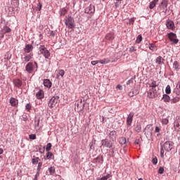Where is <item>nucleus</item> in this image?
<instances>
[{
    "label": "nucleus",
    "mask_w": 180,
    "mask_h": 180,
    "mask_svg": "<svg viewBox=\"0 0 180 180\" xmlns=\"http://www.w3.org/2000/svg\"><path fill=\"white\" fill-rule=\"evenodd\" d=\"M65 24L68 29H74V27H75V20L70 15L65 18Z\"/></svg>",
    "instance_id": "1"
},
{
    "label": "nucleus",
    "mask_w": 180,
    "mask_h": 180,
    "mask_svg": "<svg viewBox=\"0 0 180 180\" xmlns=\"http://www.w3.org/2000/svg\"><path fill=\"white\" fill-rule=\"evenodd\" d=\"M37 62H34V63L32 62H29L25 66V71H27L28 74H32L34 68H37Z\"/></svg>",
    "instance_id": "2"
},
{
    "label": "nucleus",
    "mask_w": 180,
    "mask_h": 180,
    "mask_svg": "<svg viewBox=\"0 0 180 180\" xmlns=\"http://www.w3.org/2000/svg\"><path fill=\"white\" fill-rule=\"evenodd\" d=\"M58 99H60V97L58 96H53L48 103L49 108H56V106L58 105Z\"/></svg>",
    "instance_id": "3"
},
{
    "label": "nucleus",
    "mask_w": 180,
    "mask_h": 180,
    "mask_svg": "<svg viewBox=\"0 0 180 180\" xmlns=\"http://www.w3.org/2000/svg\"><path fill=\"white\" fill-rule=\"evenodd\" d=\"M167 37L169 40L172 41V44H178V41H179V39H178L176 34L174 32H170L167 34Z\"/></svg>",
    "instance_id": "4"
},
{
    "label": "nucleus",
    "mask_w": 180,
    "mask_h": 180,
    "mask_svg": "<svg viewBox=\"0 0 180 180\" xmlns=\"http://www.w3.org/2000/svg\"><path fill=\"white\" fill-rule=\"evenodd\" d=\"M41 54H43L44 57L45 58H50V51L47 50V48L46 46L41 45L39 49Z\"/></svg>",
    "instance_id": "5"
},
{
    "label": "nucleus",
    "mask_w": 180,
    "mask_h": 180,
    "mask_svg": "<svg viewBox=\"0 0 180 180\" xmlns=\"http://www.w3.org/2000/svg\"><path fill=\"white\" fill-rule=\"evenodd\" d=\"M148 98L153 99L158 96V93H157V90H155V89H150L148 93Z\"/></svg>",
    "instance_id": "6"
},
{
    "label": "nucleus",
    "mask_w": 180,
    "mask_h": 180,
    "mask_svg": "<svg viewBox=\"0 0 180 180\" xmlns=\"http://www.w3.org/2000/svg\"><path fill=\"white\" fill-rule=\"evenodd\" d=\"M172 146H173L172 141H168L164 143L163 147L166 151L169 152L171 151V150H172Z\"/></svg>",
    "instance_id": "7"
},
{
    "label": "nucleus",
    "mask_w": 180,
    "mask_h": 180,
    "mask_svg": "<svg viewBox=\"0 0 180 180\" xmlns=\"http://www.w3.org/2000/svg\"><path fill=\"white\" fill-rule=\"evenodd\" d=\"M9 103L13 108H18V106H19V101L13 97L10 98Z\"/></svg>",
    "instance_id": "8"
},
{
    "label": "nucleus",
    "mask_w": 180,
    "mask_h": 180,
    "mask_svg": "<svg viewBox=\"0 0 180 180\" xmlns=\"http://www.w3.org/2000/svg\"><path fill=\"white\" fill-rule=\"evenodd\" d=\"M166 26L169 30H175V24L174 23V21L171 20H167L166 21Z\"/></svg>",
    "instance_id": "9"
},
{
    "label": "nucleus",
    "mask_w": 180,
    "mask_h": 180,
    "mask_svg": "<svg viewBox=\"0 0 180 180\" xmlns=\"http://www.w3.org/2000/svg\"><path fill=\"white\" fill-rule=\"evenodd\" d=\"M11 32L12 30L9 27H8V25H5L1 30V34H2V37H4L6 33H11Z\"/></svg>",
    "instance_id": "10"
},
{
    "label": "nucleus",
    "mask_w": 180,
    "mask_h": 180,
    "mask_svg": "<svg viewBox=\"0 0 180 180\" xmlns=\"http://www.w3.org/2000/svg\"><path fill=\"white\" fill-rule=\"evenodd\" d=\"M133 117H134V112H130L127 117V126H131V123H133Z\"/></svg>",
    "instance_id": "11"
},
{
    "label": "nucleus",
    "mask_w": 180,
    "mask_h": 180,
    "mask_svg": "<svg viewBox=\"0 0 180 180\" xmlns=\"http://www.w3.org/2000/svg\"><path fill=\"white\" fill-rule=\"evenodd\" d=\"M101 146L107 147V148H112V142L108 139H104L101 141Z\"/></svg>",
    "instance_id": "12"
},
{
    "label": "nucleus",
    "mask_w": 180,
    "mask_h": 180,
    "mask_svg": "<svg viewBox=\"0 0 180 180\" xmlns=\"http://www.w3.org/2000/svg\"><path fill=\"white\" fill-rule=\"evenodd\" d=\"M174 130L180 131V117H177L174 124Z\"/></svg>",
    "instance_id": "13"
},
{
    "label": "nucleus",
    "mask_w": 180,
    "mask_h": 180,
    "mask_svg": "<svg viewBox=\"0 0 180 180\" xmlns=\"http://www.w3.org/2000/svg\"><path fill=\"white\" fill-rule=\"evenodd\" d=\"M25 53H29L33 51V45L32 44H26L25 47L24 48Z\"/></svg>",
    "instance_id": "14"
},
{
    "label": "nucleus",
    "mask_w": 180,
    "mask_h": 180,
    "mask_svg": "<svg viewBox=\"0 0 180 180\" xmlns=\"http://www.w3.org/2000/svg\"><path fill=\"white\" fill-rule=\"evenodd\" d=\"M13 84L14 86H16V88H18L19 89H20V88L22 87V80L19 79H15L13 80Z\"/></svg>",
    "instance_id": "15"
},
{
    "label": "nucleus",
    "mask_w": 180,
    "mask_h": 180,
    "mask_svg": "<svg viewBox=\"0 0 180 180\" xmlns=\"http://www.w3.org/2000/svg\"><path fill=\"white\" fill-rule=\"evenodd\" d=\"M36 98L37 99H43L44 98V91L43 90H39L37 94H36Z\"/></svg>",
    "instance_id": "16"
},
{
    "label": "nucleus",
    "mask_w": 180,
    "mask_h": 180,
    "mask_svg": "<svg viewBox=\"0 0 180 180\" xmlns=\"http://www.w3.org/2000/svg\"><path fill=\"white\" fill-rule=\"evenodd\" d=\"M31 58H33V53L27 54L23 58V61L25 63H29V61H30Z\"/></svg>",
    "instance_id": "17"
},
{
    "label": "nucleus",
    "mask_w": 180,
    "mask_h": 180,
    "mask_svg": "<svg viewBox=\"0 0 180 180\" xmlns=\"http://www.w3.org/2000/svg\"><path fill=\"white\" fill-rule=\"evenodd\" d=\"M158 86V84L157 83V81L155 80H151L149 83V86L151 88V89H155L157 86Z\"/></svg>",
    "instance_id": "18"
},
{
    "label": "nucleus",
    "mask_w": 180,
    "mask_h": 180,
    "mask_svg": "<svg viewBox=\"0 0 180 180\" xmlns=\"http://www.w3.org/2000/svg\"><path fill=\"white\" fill-rule=\"evenodd\" d=\"M44 85L46 88H51V85H53V84L51 83V81H50V79H44Z\"/></svg>",
    "instance_id": "19"
},
{
    "label": "nucleus",
    "mask_w": 180,
    "mask_h": 180,
    "mask_svg": "<svg viewBox=\"0 0 180 180\" xmlns=\"http://www.w3.org/2000/svg\"><path fill=\"white\" fill-rule=\"evenodd\" d=\"M68 13V10L65 8H63L59 11L60 16H65L67 13Z\"/></svg>",
    "instance_id": "20"
},
{
    "label": "nucleus",
    "mask_w": 180,
    "mask_h": 180,
    "mask_svg": "<svg viewBox=\"0 0 180 180\" xmlns=\"http://www.w3.org/2000/svg\"><path fill=\"white\" fill-rule=\"evenodd\" d=\"M109 137L110 140L115 141L116 140V132L115 131H111L109 134Z\"/></svg>",
    "instance_id": "21"
},
{
    "label": "nucleus",
    "mask_w": 180,
    "mask_h": 180,
    "mask_svg": "<svg viewBox=\"0 0 180 180\" xmlns=\"http://www.w3.org/2000/svg\"><path fill=\"white\" fill-rule=\"evenodd\" d=\"M158 2V0H153L150 3L149 8L150 9H154L155 8V5H157V3Z\"/></svg>",
    "instance_id": "22"
},
{
    "label": "nucleus",
    "mask_w": 180,
    "mask_h": 180,
    "mask_svg": "<svg viewBox=\"0 0 180 180\" xmlns=\"http://www.w3.org/2000/svg\"><path fill=\"white\" fill-rule=\"evenodd\" d=\"M119 143H120V144H121L122 146H124V145L127 144V140L126 138H124V137H121V138H120V139H119Z\"/></svg>",
    "instance_id": "23"
},
{
    "label": "nucleus",
    "mask_w": 180,
    "mask_h": 180,
    "mask_svg": "<svg viewBox=\"0 0 180 180\" xmlns=\"http://www.w3.org/2000/svg\"><path fill=\"white\" fill-rule=\"evenodd\" d=\"M109 63H110V59H109V58H106L100 60V64L105 65V64H109Z\"/></svg>",
    "instance_id": "24"
},
{
    "label": "nucleus",
    "mask_w": 180,
    "mask_h": 180,
    "mask_svg": "<svg viewBox=\"0 0 180 180\" xmlns=\"http://www.w3.org/2000/svg\"><path fill=\"white\" fill-rule=\"evenodd\" d=\"M39 161H40V158L39 157L32 159V163L33 165H37V164H39Z\"/></svg>",
    "instance_id": "25"
},
{
    "label": "nucleus",
    "mask_w": 180,
    "mask_h": 180,
    "mask_svg": "<svg viewBox=\"0 0 180 180\" xmlns=\"http://www.w3.org/2000/svg\"><path fill=\"white\" fill-rule=\"evenodd\" d=\"M41 167H43V162H38V166L37 169V174H40V172H41Z\"/></svg>",
    "instance_id": "26"
},
{
    "label": "nucleus",
    "mask_w": 180,
    "mask_h": 180,
    "mask_svg": "<svg viewBox=\"0 0 180 180\" xmlns=\"http://www.w3.org/2000/svg\"><path fill=\"white\" fill-rule=\"evenodd\" d=\"M162 99H163L164 102L167 103V102H169V101H171V97H169V96H168L167 94H164Z\"/></svg>",
    "instance_id": "27"
},
{
    "label": "nucleus",
    "mask_w": 180,
    "mask_h": 180,
    "mask_svg": "<svg viewBox=\"0 0 180 180\" xmlns=\"http://www.w3.org/2000/svg\"><path fill=\"white\" fill-rule=\"evenodd\" d=\"M53 153L49 151L46 153V156L44 157V160H50L53 157Z\"/></svg>",
    "instance_id": "28"
},
{
    "label": "nucleus",
    "mask_w": 180,
    "mask_h": 180,
    "mask_svg": "<svg viewBox=\"0 0 180 180\" xmlns=\"http://www.w3.org/2000/svg\"><path fill=\"white\" fill-rule=\"evenodd\" d=\"M141 41H143V36H141V34H139L136 37V44H140V43H141Z\"/></svg>",
    "instance_id": "29"
},
{
    "label": "nucleus",
    "mask_w": 180,
    "mask_h": 180,
    "mask_svg": "<svg viewBox=\"0 0 180 180\" xmlns=\"http://www.w3.org/2000/svg\"><path fill=\"white\" fill-rule=\"evenodd\" d=\"M162 61H164V58H162L161 56H158L156 58V63L157 64H159V65H162Z\"/></svg>",
    "instance_id": "30"
},
{
    "label": "nucleus",
    "mask_w": 180,
    "mask_h": 180,
    "mask_svg": "<svg viewBox=\"0 0 180 180\" xmlns=\"http://www.w3.org/2000/svg\"><path fill=\"white\" fill-rule=\"evenodd\" d=\"M173 68L176 70V71H178V70H179V63H178V61L174 62Z\"/></svg>",
    "instance_id": "31"
},
{
    "label": "nucleus",
    "mask_w": 180,
    "mask_h": 180,
    "mask_svg": "<svg viewBox=\"0 0 180 180\" xmlns=\"http://www.w3.org/2000/svg\"><path fill=\"white\" fill-rule=\"evenodd\" d=\"M149 50H151V51H155L157 46H155L154 44H149Z\"/></svg>",
    "instance_id": "32"
},
{
    "label": "nucleus",
    "mask_w": 180,
    "mask_h": 180,
    "mask_svg": "<svg viewBox=\"0 0 180 180\" xmlns=\"http://www.w3.org/2000/svg\"><path fill=\"white\" fill-rule=\"evenodd\" d=\"M179 101H180V97L176 96L171 100V102L172 103H176V102H179Z\"/></svg>",
    "instance_id": "33"
},
{
    "label": "nucleus",
    "mask_w": 180,
    "mask_h": 180,
    "mask_svg": "<svg viewBox=\"0 0 180 180\" xmlns=\"http://www.w3.org/2000/svg\"><path fill=\"white\" fill-rule=\"evenodd\" d=\"M65 74V72L64 71V70H60L59 71H58V75H57V78H58V77H60H60H64V75Z\"/></svg>",
    "instance_id": "34"
},
{
    "label": "nucleus",
    "mask_w": 180,
    "mask_h": 180,
    "mask_svg": "<svg viewBox=\"0 0 180 180\" xmlns=\"http://www.w3.org/2000/svg\"><path fill=\"white\" fill-rule=\"evenodd\" d=\"M107 40H113V34L108 33L105 36Z\"/></svg>",
    "instance_id": "35"
},
{
    "label": "nucleus",
    "mask_w": 180,
    "mask_h": 180,
    "mask_svg": "<svg viewBox=\"0 0 180 180\" xmlns=\"http://www.w3.org/2000/svg\"><path fill=\"white\" fill-rule=\"evenodd\" d=\"M49 172L50 175H53V174H54L56 172V169L54 168V167H49Z\"/></svg>",
    "instance_id": "36"
},
{
    "label": "nucleus",
    "mask_w": 180,
    "mask_h": 180,
    "mask_svg": "<svg viewBox=\"0 0 180 180\" xmlns=\"http://www.w3.org/2000/svg\"><path fill=\"white\" fill-rule=\"evenodd\" d=\"M85 13H88L89 15L92 13V6H90L87 7L85 10Z\"/></svg>",
    "instance_id": "37"
},
{
    "label": "nucleus",
    "mask_w": 180,
    "mask_h": 180,
    "mask_svg": "<svg viewBox=\"0 0 180 180\" xmlns=\"http://www.w3.org/2000/svg\"><path fill=\"white\" fill-rule=\"evenodd\" d=\"M137 94H139V91H136V92H134V91H130L128 95L130 98H133V96H134V95H137Z\"/></svg>",
    "instance_id": "38"
},
{
    "label": "nucleus",
    "mask_w": 180,
    "mask_h": 180,
    "mask_svg": "<svg viewBox=\"0 0 180 180\" xmlns=\"http://www.w3.org/2000/svg\"><path fill=\"white\" fill-rule=\"evenodd\" d=\"M25 109L26 110H27V112H30V110H32V104L31 103L26 104Z\"/></svg>",
    "instance_id": "39"
},
{
    "label": "nucleus",
    "mask_w": 180,
    "mask_h": 180,
    "mask_svg": "<svg viewBox=\"0 0 180 180\" xmlns=\"http://www.w3.org/2000/svg\"><path fill=\"white\" fill-rule=\"evenodd\" d=\"M165 92H166V94H171V86L167 85V86H166Z\"/></svg>",
    "instance_id": "40"
},
{
    "label": "nucleus",
    "mask_w": 180,
    "mask_h": 180,
    "mask_svg": "<svg viewBox=\"0 0 180 180\" xmlns=\"http://www.w3.org/2000/svg\"><path fill=\"white\" fill-rule=\"evenodd\" d=\"M135 131L137 133H140V131H141V125L140 124L136 125V127H135Z\"/></svg>",
    "instance_id": "41"
},
{
    "label": "nucleus",
    "mask_w": 180,
    "mask_h": 180,
    "mask_svg": "<svg viewBox=\"0 0 180 180\" xmlns=\"http://www.w3.org/2000/svg\"><path fill=\"white\" fill-rule=\"evenodd\" d=\"M161 5H162V6H165V8H167L168 6V1L167 0H163L161 3Z\"/></svg>",
    "instance_id": "42"
},
{
    "label": "nucleus",
    "mask_w": 180,
    "mask_h": 180,
    "mask_svg": "<svg viewBox=\"0 0 180 180\" xmlns=\"http://www.w3.org/2000/svg\"><path fill=\"white\" fill-rule=\"evenodd\" d=\"M112 175L110 174H107L106 176H103L100 180H108L109 178H110Z\"/></svg>",
    "instance_id": "43"
},
{
    "label": "nucleus",
    "mask_w": 180,
    "mask_h": 180,
    "mask_svg": "<svg viewBox=\"0 0 180 180\" xmlns=\"http://www.w3.org/2000/svg\"><path fill=\"white\" fill-rule=\"evenodd\" d=\"M177 88V91H176V95L179 96L180 95V82H178V84L176 86Z\"/></svg>",
    "instance_id": "44"
},
{
    "label": "nucleus",
    "mask_w": 180,
    "mask_h": 180,
    "mask_svg": "<svg viewBox=\"0 0 180 180\" xmlns=\"http://www.w3.org/2000/svg\"><path fill=\"white\" fill-rule=\"evenodd\" d=\"M51 147H52V146H51V143H47L46 148V151H47V152L50 151V150H51Z\"/></svg>",
    "instance_id": "45"
},
{
    "label": "nucleus",
    "mask_w": 180,
    "mask_h": 180,
    "mask_svg": "<svg viewBox=\"0 0 180 180\" xmlns=\"http://www.w3.org/2000/svg\"><path fill=\"white\" fill-rule=\"evenodd\" d=\"M158 162V159H157V157L153 158L152 160V163L153 164V165H157Z\"/></svg>",
    "instance_id": "46"
},
{
    "label": "nucleus",
    "mask_w": 180,
    "mask_h": 180,
    "mask_svg": "<svg viewBox=\"0 0 180 180\" xmlns=\"http://www.w3.org/2000/svg\"><path fill=\"white\" fill-rule=\"evenodd\" d=\"M169 122V121L167 118H164V119L162 120V124H168Z\"/></svg>",
    "instance_id": "47"
},
{
    "label": "nucleus",
    "mask_w": 180,
    "mask_h": 180,
    "mask_svg": "<svg viewBox=\"0 0 180 180\" xmlns=\"http://www.w3.org/2000/svg\"><path fill=\"white\" fill-rule=\"evenodd\" d=\"M29 139L30 140H36V134H30V135H29Z\"/></svg>",
    "instance_id": "48"
},
{
    "label": "nucleus",
    "mask_w": 180,
    "mask_h": 180,
    "mask_svg": "<svg viewBox=\"0 0 180 180\" xmlns=\"http://www.w3.org/2000/svg\"><path fill=\"white\" fill-rule=\"evenodd\" d=\"M158 174H164V167H160L158 169Z\"/></svg>",
    "instance_id": "49"
},
{
    "label": "nucleus",
    "mask_w": 180,
    "mask_h": 180,
    "mask_svg": "<svg viewBox=\"0 0 180 180\" xmlns=\"http://www.w3.org/2000/svg\"><path fill=\"white\" fill-rule=\"evenodd\" d=\"M129 51L131 53H133L134 51H137V49H136V48H134V46H131L130 49H129Z\"/></svg>",
    "instance_id": "50"
},
{
    "label": "nucleus",
    "mask_w": 180,
    "mask_h": 180,
    "mask_svg": "<svg viewBox=\"0 0 180 180\" xmlns=\"http://www.w3.org/2000/svg\"><path fill=\"white\" fill-rule=\"evenodd\" d=\"M100 60H93L91 61V65H95L96 64H99Z\"/></svg>",
    "instance_id": "51"
},
{
    "label": "nucleus",
    "mask_w": 180,
    "mask_h": 180,
    "mask_svg": "<svg viewBox=\"0 0 180 180\" xmlns=\"http://www.w3.org/2000/svg\"><path fill=\"white\" fill-rule=\"evenodd\" d=\"M160 131H161V129H160V127H155V133H160Z\"/></svg>",
    "instance_id": "52"
},
{
    "label": "nucleus",
    "mask_w": 180,
    "mask_h": 180,
    "mask_svg": "<svg viewBox=\"0 0 180 180\" xmlns=\"http://www.w3.org/2000/svg\"><path fill=\"white\" fill-rule=\"evenodd\" d=\"M160 157L161 158H164V149H161L160 150Z\"/></svg>",
    "instance_id": "53"
},
{
    "label": "nucleus",
    "mask_w": 180,
    "mask_h": 180,
    "mask_svg": "<svg viewBox=\"0 0 180 180\" xmlns=\"http://www.w3.org/2000/svg\"><path fill=\"white\" fill-rule=\"evenodd\" d=\"M117 89H120V91H122V89H123V87L122 86V85L118 84V85L117 86Z\"/></svg>",
    "instance_id": "54"
},
{
    "label": "nucleus",
    "mask_w": 180,
    "mask_h": 180,
    "mask_svg": "<svg viewBox=\"0 0 180 180\" xmlns=\"http://www.w3.org/2000/svg\"><path fill=\"white\" fill-rule=\"evenodd\" d=\"M39 175H40V173H36L34 180H37V178H39Z\"/></svg>",
    "instance_id": "55"
},
{
    "label": "nucleus",
    "mask_w": 180,
    "mask_h": 180,
    "mask_svg": "<svg viewBox=\"0 0 180 180\" xmlns=\"http://www.w3.org/2000/svg\"><path fill=\"white\" fill-rule=\"evenodd\" d=\"M135 144H140V139H136L135 140Z\"/></svg>",
    "instance_id": "56"
},
{
    "label": "nucleus",
    "mask_w": 180,
    "mask_h": 180,
    "mask_svg": "<svg viewBox=\"0 0 180 180\" xmlns=\"http://www.w3.org/2000/svg\"><path fill=\"white\" fill-rule=\"evenodd\" d=\"M4 154V149L0 148V155Z\"/></svg>",
    "instance_id": "57"
},
{
    "label": "nucleus",
    "mask_w": 180,
    "mask_h": 180,
    "mask_svg": "<svg viewBox=\"0 0 180 180\" xmlns=\"http://www.w3.org/2000/svg\"><path fill=\"white\" fill-rule=\"evenodd\" d=\"M39 6L40 7V8H39V11H40V9H41V4H39Z\"/></svg>",
    "instance_id": "58"
},
{
    "label": "nucleus",
    "mask_w": 180,
    "mask_h": 180,
    "mask_svg": "<svg viewBox=\"0 0 180 180\" xmlns=\"http://www.w3.org/2000/svg\"><path fill=\"white\" fill-rule=\"evenodd\" d=\"M2 156H0V161H2Z\"/></svg>",
    "instance_id": "59"
},
{
    "label": "nucleus",
    "mask_w": 180,
    "mask_h": 180,
    "mask_svg": "<svg viewBox=\"0 0 180 180\" xmlns=\"http://www.w3.org/2000/svg\"><path fill=\"white\" fill-rule=\"evenodd\" d=\"M117 1H122V0H117Z\"/></svg>",
    "instance_id": "60"
}]
</instances>
